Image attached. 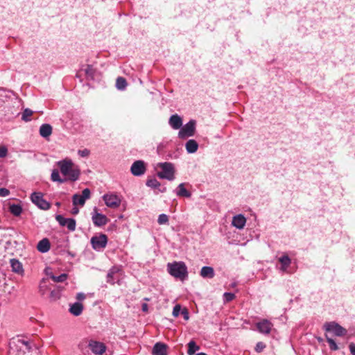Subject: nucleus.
<instances>
[{"instance_id":"obj_1","label":"nucleus","mask_w":355,"mask_h":355,"mask_svg":"<svg viewBox=\"0 0 355 355\" xmlns=\"http://www.w3.org/2000/svg\"><path fill=\"white\" fill-rule=\"evenodd\" d=\"M57 165L59 166L61 173L65 177L66 181L75 182L78 180L80 171L71 159L65 158L58 162Z\"/></svg>"},{"instance_id":"obj_2","label":"nucleus","mask_w":355,"mask_h":355,"mask_svg":"<svg viewBox=\"0 0 355 355\" xmlns=\"http://www.w3.org/2000/svg\"><path fill=\"white\" fill-rule=\"evenodd\" d=\"M29 343L20 338H13L9 343L8 355H29Z\"/></svg>"},{"instance_id":"obj_3","label":"nucleus","mask_w":355,"mask_h":355,"mask_svg":"<svg viewBox=\"0 0 355 355\" xmlns=\"http://www.w3.org/2000/svg\"><path fill=\"white\" fill-rule=\"evenodd\" d=\"M167 268L168 272L175 278L184 279L187 276V268L184 262L169 263Z\"/></svg>"},{"instance_id":"obj_4","label":"nucleus","mask_w":355,"mask_h":355,"mask_svg":"<svg viewBox=\"0 0 355 355\" xmlns=\"http://www.w3.org/2000/svg\"><path fill=\"white\" fill-rule=\"evenodd\" d=\"M79 73L80 75H85L88 80L99 82L102 79L101 73L93 64H83Z\"/></svg>"},{"instance_id":"obj_5","label":"nucleus","mask_w":355,"mask_h":355,"mask_svg":"<svg viewBox=\"0 0 355 355\" xmlns=\"http://www.w3.org/2000/svg\"><path fill=\"white\" fill-rule=\"evenodd\" d=\"M157 167L161 169V171L157 173V175L161 179H166L168 180H173L175 178V168L172 163L170 162H161L157 164Z\"/></svg>"},{"instance_id":"obj_6","label":"nucleus","mask_w":355,"mask_h":355,"mask_svg":"<svg viewBox=\"0 0 355 355\" xmlns=\"http://www.w3.org/2000/svg\"><path fill=\"white\" fill-rule=\"evenodd\" d=\"M196 121L194 120L189 121L186 123L178 132V137L180 139H186L192 137L195 134Z\"/></svg>"},{"instance_id":"obj_7","label":"nucleus","mask_w":355,"mask_h":355,"mask_svg":"<svg viewBox=\"0 0 355 355\" xmlns=\"http://www.w3.org/2000/svg\"><path fill=\"white\" fill-rule=\"evenodd\" d=\"M103 199L106 206L112 209L118 208L121 203V198L114 193L105 194Z\"/></svg>"},{"instance_id":"obj_8","label":"nucleus","mask_w":355,"mask_h":355,"mask_svg":"<svg viewBox=\"0 0 355 355\" xmlns=\"http://www.w3.org/2000/svg\"><path fill=\"white\" fill-rule=\"evenodd\" d=\"M107 243V236L105 234H100L94 236L91 239V244L92 248L96 250L100 251L104 249Z\"/></svg>"},{"instance_id":"obj_9","label":"nucleus","mask_w":355,"mask_h":355,"mask_svg":"<svg viewBox=\"0 0 355 355\" xmlns=\"http://www.w3.org/2000/svg\"><path fill=\"white\" fill-rule=\"evenodd\" d=\"M324 327L327 331L331 332L336 336H343L347 334V330L335 322H327Z\"/></svg>"},{"instance_id":"obj_10","label":"nucleus","mask_w":355,"mask_h":355,"mask_svg":"<svg viewBox=\"0 0 355 355\" xmlns=\"http://www.w3.org/2000/svg\"><path fill=\"white\" fill-rule=\"evenodd\" d=\"M92 220L94 225L96 227H102L105 225L109 220L107 217L98 211V209L94 207L92 213Z\"/></svg>"},{"instance_id":"obj_11","label":"nucleus","mask_w":355,"mask_h":355,"mask_svg":"<svg viewBox=\"0 0 355 355\" xmlns=\"http://www.w3.org/2000/svg\"><path fill=\"white\" fill-rule=\"evenodd\" d=\"M32 202L42 209L47 210L50 208V204L43 198L40 192H34L31 196Z\"/></svg>"},{"instance_id":"obj_12","label":"nucleus","mask_w":355,"mask_h":355,"mask_svg":"<svg viewBox=\"0 0 355 355\" xmlns=\"http://www.w3.org/2000/svg\"><path fill=\"white\" fill-rule=\"evenodd\" d=\"M91 196V191L89 189H83L82 195L74 194L72 197L73 205L74 206L80 205L84 206L86 200L89 199Z\"/></svg>"},{"instance_id":"obj_13","label":"nucleus","mask_w":355,"mask_h":355,"mask_svg":"<svg viewBox=\"0 0 355 355\" xmlns=\"http://www.w3.org/2000/svg\"><path fill=\"white\" fill-rule=\"evenodd\" d=\"M146 171V164L142 160L135 161L130 168V171L135 176H141L145 173Z\"/></svg>"},{"instance_id":"obj_14","label":"nucleus","mask_w":355,"mask_h":355,"mask_svg":"<svg viewBox=\"0 0 355 355\" xmlns=\"http://www.w3.org/2000/svg\"><path fill=\"white\" fill-rule=\"evenodd\" d=\"M88 347L96 355H102L106 349L104 343L92 340L89 342Z\"/></svg>"},{"instance_id":"obj_15","label":"nucleus","mask_w":355,"mask_h":355,"mask_svg":"<svg viewBox=\"0 0 355 355\" xmlns=\"http://www.w3.org/2000/svg\"><path fill=\"white\" fill-rule=\"evenodd\" d=\"M257 328L261 334H270L273 325L268 320H262L257 323Z\"/></svg>"},{"instance_id":"obj_16","label":"nucleus","mask_w":355,"mask_h":355,"mask_svg":"<svg viewBox=\"0 0 355 355\" xmlns=\"http://www.w3.org/2000/svg\"><path fill=\"white\" fill-rule=\"evenodd\" d=\"M246 223V218L243 214H238L233 217L232 225L239 230H242Z\"/></svg>"},{"instance_id":"obj_17","label":"nucleus","mask_w":355,"mask_h":355,"mask_svg":"<svg viewBox=\"0 0 355 355\" xmlns=\"http://www.w3.org/2000/svg\"><path fill=\"white\" fill-rule=\"evenodd\" d=\"M169 125L175 130L180 129L182 125V118L178 114L172 115L168 121Z\"/></svg>"},{"instance_id":"obj_18","label":"nucleus","mask_w":355,"mask_h":355,"mask_svg":"<svg viewBox=\"0 0 355 355\" xmlns=\"http://www.w3.org/2000/svg\"><path fill=\"white\" fill-rule=\"evenodd\" d=\"M279 262L281 263V266L279 268V270L282 272H288V268L290 266L291 263V259L289 258V257L286 254H284L281 257L279 258Z\"/></svg>"},{"instance_id":"obj_19","label":"nucleus","mask_w":355,"mask_h":355,"mask_svg":"<svg viewBox=\"0 0 355 355\" xmlns=\"http://www.w3.org/2000/svg\"><path fill=\"white\" fill-rule=\"evenodd\" d=\"M153 355H167V346L165 344L156 343L152 351Z\"/></svg>"},{"instance_id":"obj_20","label":"nucleus","mask_w":355,"mask_h":355,"mask_svg":"<svg viewBox=\"0 0 355 355\" xmlns=\"http://www.w3.org/2000/svg\"><path fill=\"white\" fill-rule=\"evenodd\" d=\"M10 263L12 272L19 275H22L24 273L23 266L19 260L16 259H10Z\"/></svg>"},{"instance_id":"obj_21","label":"nucleus","mask_w":355,"mask_h":355,"mask_svg":"<svg viewBox=\"0 0 355 355\" xmlns=\"http://www.w3.org/2000/svg\"><path fill=\"white\" fill-rule=\"evenodd\" d=\"M50 242L48 239H43L41 240L37 245V249L42 253L47 252L50 250Z\"/></svg>"},{"instance_id":"obj_22","label":"nucleus","mask_w":355,"mask_h":355,"mask_svg":"<svg viewBox=\"0 0 355 355\" xmlns=\"http://www.w3.org/2000/svg\"><path fill=\"white\" fill-rule=\"evenodd\" d=\"M215 275L214 270L210 266H203L200 270V276L203 278H213Z\"/></svg>"},{"instance_id":"obj_23","label":"nucleus","mask_w":355,"mask_h":355,"mask_svg":"<svg viewBox=\"0 0 355 355\" xmlns=\"http://www.w3.org/2000/svg\"><path fill=\"white\" fill-rule=\"evenodd\" d=\"M40 134L44 138L49 137L52 134V127L51 125L42 124L40 128Z\"/></svg>"},{"instance_id":"obj_24","label":"nucleus","mask_w":355,"mask_h":355,"mask_svg":"<svg viewBox=\"0 0 355 355\" xmlns=\"http://www.w3.org/2000/svg\"><path fill=\"white\" fill-rule=\"evenodd\" d=\"M185 148L189 153H194L198 150V144L194 139H189L185 144Z\"/></svg>"},{"instance_id":"obj_25","label":"nucleus","mask_w":355,"mask_h":355,"mask_svg":"<svg viewBox=\"0 0 355 355\" xmlns=\"http://www.w3.org/2000/svg\"><path fill=\"white\" fill-rule=\"evenodd\" d=\"M83 309V306L81 303L76 302L70 306L69 311L75 316L80 315Z\"/></svg>"},{"instance_id":"obj_26","label":"nucleus","mask_w":355,"mask_h":355,"mask_svg":"<svg viewBox=\"0 0 355 355\" xmlns=\"http://www.w3.org/2000/svg\"><path fill=\"white\" fill-rule=\"evenodd\" d=\"M176 195L180 197L189 198L191 194L189 191L186 189L184 184L181 183L178 185L176 189Z\"/></svg>"},{"instance_id":"obj_27","label":"nucleus","mask_w":355,"mask_h":355,"mask_svg":"<svg viewBox=\"0 0 355 355\" xmlns=\"http://www.w3.org/2000/svg\"><path fill=\"white\" fill-rule=\"evenodd\" d=\"M199 349H200V347L196 345L195 341L191 340L188 343L187 354L189 355H193L196 353V352L198 351Z\"/></svg>"},{"instance_id":"obj_28","label":"nucleus","mask_w":355,"mask_h":355,"mask_svg":"<svg viewBox=\"0 0 355 355\" xmlns=\"http://www.w3.org/2000/svg\"><path fill=\"white\" fill-rule=\"evenodd\" d=\"M51 180L53 182H58L59 183H63L66 181V179L61 178L58 170H53L51 175Z\"/></svg>"},{"instance_id":"obj_29","label":"nucleus","mask_w":355,"mask_h":355,"mask_svg":"<svg viewBox=\"0 0 355 355\" xmlns=\"http://www.w3.org/2000/svg\"><path fill=\"white\" fill-rule=\"evenodd\" d=\"M49 290V286L46 279H42L39 285V292L42 295H44L46 292Z\"/></svg>"},{"instance_id":"obj_30","label":"nucleus","mask_w":355,"mask_h":355,"mask_svg":"<svg viewBox=\"0 0 355 355\" xmlns=\"http://www.w3.org/2000/svg\"><path fill=\"white\" fill-rule=\"evenodd\" d=\"M115 86L116 89H125L127 87V82L125 78L118 77L116 80Z\"/></svg>"},{"instance_id":"obj_31","label":"nucleus","mask_w":355,"mask_h":355,"mask_svg":"<svg viewBox=\"0 0 355 355\" xmlns=\"http://www.w3.org/2000/svg\"><path fill=\"white\" fill-rule=\"evenodd\" d=\"M10 211L16 216H19L22 212V208L19 205H12L10 206Z\"/></svg>"},{"instance_id":"obj_32","label":"nucleus","mask_w":355,"mask_h":355,"mask_svg":"<svg viewBox=\"0 0 355 355\" xmlns=\"http://www.w3.org/2000/svg\"><path fill=\"white\" fill-rule=\"evenodd\" d=\"M33 114V112L31 110L26 108L22 113L21 119L26 122L30 121L31 120V117Z\"/></svg>"},{"instance_id":"obj_33","label":"nucleus","mask_w":355,"mask_h":355,"mask_svg":"<svg viewBox=\"0 0 355 355\" xmlns=\"http://www.w3.org/2000/svg\"><path fill=\"white\" fill-rule=\"evenodd\" d=\"M146 185L152 189H157L160 186L159 182L155 178L148 179Z\"/></svg>"},{"instance_id":"obj_34","label":"nucleus","mask_w":355,"mask_h":355,"mask_svg":"<svg viewBox=\"0 0 355 355\" xmlns=\"http://www.w3.org/2000/svg\"><path fill=\"white\" fill-rule=\"evenodd\" d=\"M51 279L55 282H63L67 279V275L66 273H62L59 276L51 275Z\"/></svg>"},{"instance_id":"obj_35","label":"nucleus","mask_w":355,"mask_h":355,"mask_svg":"<svg viewBox=\"0 0 355 355\" xmlns=\"http://www.w3.org/2000/svg\"><path fill=\"white\" fill-rule=\"evenodd\" d=\"M69 230L73 232L76 230V223L73 218H68L66 225Z\"/></svg>"},{"instance_id":"obj_36","label":"nucleus","mask_w":355,"mask_h":355,"mask_svg":"<svg viewBox=\"0 0 355 355\" xmlns=\"http://www.w3.org/2000/svg\"><path fill=\"white\" fill-rule=\"evenodd\" d=\"M157 223L159 225H166L168 223V216L165 214H162L159 215Z\"/></svg>"},{"instance_id":"obj_37","label":"nucleus","mask_w":355,"mask_h":355,"mask_svg":"<svg viewBox=\"0 0 355 355\" xmlns=\"http://www.w3.org/2000/svg\"><path fill=\"white\" fill-rule=\"evenodd\" d=\"M60 297V291L58 289H55L51 291L50 293V299L52 301H55Z\"/></svg>"},{"instance_id":"obj_38","label":"nucleus","mask_w":355,"mask_h":355,"mask_svg":"<svg viewBox=\"0 0 355 355\" xmlns=\"http://www.w3.org/2000/svg\"><path fill=\"white\" fill-rule=\"evenodd\" d=\"M327 341L329 343L330 349L331 350L336 351L338 349V347L337 344L332 338H328L327 336Z\"/></svg>"},{"instance_id":"obj_39","label":"nucleus","mask_w":355,"mask_h":355,"mask_svg":"<svg viewBox=\"0 0 355 355\" xmlns=\"http://www.w3.org/2000/svg\"><path fill=\"white\" fill-rule=\"evenodd\" d=\"M55 219L61 226H65L68 218H65L62 215H56Z\"/></svg>"},{"instance_id":"obj_40","label":"nucleus","mask_w":355,"mask_h":355,"mask_svg":"<svg viewBox=\"0 0 355 355\" xmlns=\"http://www.w3.org/2000/svg\"><path fill=\"white\" fill-rule=\"evenodd\" d=\"M223 297H224V300L227 302H230L232 300H234L235 297V295L232 293H225L223 294Z\"/></svg>"},{"instance_id":"obj_41","label":"nucleus","mask_w":355,"mask_h":355,"mask_svg":"<svg viewBox=\"0 0 355 355\" xmlns=\"http://www.w3.org/2000/svg\"><path fill=\"white\" fill-rule=\"evenodd\" d=\"M181 306L180 304H176L173 309V315L174 317H178L180 313H181Z\"/></svg>"},{"instance_id":"obj_42","label":"nucleus","mask_w":355,"mask_h":355,"mask_svg":"<svg viewBox=\"0 0 355 355\" xmlns=\"http://www.w3.org/2000/svg\"><path fill=\"white\" fill-rule=\"evenodd\" d=\"M115 273V270L114 269H112L110 270V272H108L107 275V282L110 283V284H114V281L112 279V277H113V275Z\"/></svg>"},{"instance_id":"obj_43","label":"nucleus","mask_w":355,"mask_h":355,"mask_svg":"<svg viewBox=\"0 0 355 355\" xmlns=\"http://www.w3.org/2000/svg\"><path fill=\"white\" fill-rule=\"evenodd\" d=\"M89 150L88 149L79 150L78 154L82 157H87L89 155Z\"/></svg>"},{"instance_id":"obj_44","label":"nucleus","mask_w":355,"mask_h":355,"mask_svg":"<svg viewBox=\"0 0 355 355\" xmlns=\"http://www.w3.org/2000/svg\"><path fill=\"white\" fill-rule=\"evenodd\" d=\"M266 347V345L262 342H259L257 343L255 347V350L257 352H261Z\"/></svg>"},{"instance_id":"obj_45","label":"nucleus","mask_w":355,"mask_h":355,"mask_svg":"<svg viewBox=\"0 0 355 355\" xmlns=\"http://www.w3.org/2000/svg\"><path fill=\"white\" fill-rule=\"evenodd\" d=\"M10 191L6 188H0V196L6 197L9 196Z\"/></svg>"},{"instance_id":"obj_46","label":"nucleus","mask_w":355,"mask_h":355,"mask_svg":"<svg viewBox=\"0 0 355 355\" xmlns=\"http://www.w3.org/2000/svg\"><path fill=\"white\" fill-rule=\"evenodd\" d=\"M8 153V149L6 146L0 147V158L4 157L6 156Z\"/></svg>"},{"instance_id":"obj_47","label":"nucleus","mask_w":355,"mask_h":355,"mask_svg":"<svg viewBox=\"0 0 355 355\" xmlns=\"http://www.w3.org/2000/svg\"><path fill=\"white\" fill-rule=\"evenodd\" d=\"M181 314L182 315V316L184 317V319L185 320H188L189 319V311H188V310L186 308L183 309L181 311Z\"/></svg>"},{"instance_id":"obj_48","label":"nucleus","mask_w":355,"mask_h":355,"mask_svg":"<svg viewBox=\"0 0 355 355\" xmlns=\"http://www.w3.org/2000/svg\"><path fill=\"white\" fill-rule=\"evenodd\" d=\"M349 349L351 354L352 355H355V344L353 343H351L349 345Z\"/></svg>"},{"instance_id":"obj_49","label":"nucleus","mask_w":355,"mask_h":355,"mask_svg":"<svg viewBox=\"0 0 355 355\" xmlns=\"http://www.w3.org/2000/svg\"><path fill=\"white\" fill-rule=\"evenodd\" d=\"M76 299L79 301L84 300L85 299V295L83 293H78L76 295Z\"/></svg>"},{"instance_id":"obj_50","label":"nucleus","mask_w":355,"mask_h":355,"mask_svg":"<svg viewBox=\"0 0 355 355\" xmlns=\"http://www.w3.org/2000/svg\"><path fill=\"white\" fill-rule=\"evenodd\" d=\"M78 212H79V209H78V208H77V207H73V208L72 209V210H71V213H72V214H73V215L78 214Z\"/></svg>"},{"instance_id":"obj_51","label":"nucleus","mask_w":355,"mask_h":355,"mask_svg":"<svg viewBox=\"0 0 355 355\" xmlns=\"http://www.w3.org/2000/svg\"><path fill=\"white\" fill-rule=\"evenodd\" d=\"M142 310L144 312L148 311V304H142Z\"/></svg>"},{"instance_id":"obj_52","label":"nucleus","mask_w":355,"mask_h":355,"mask_svg":"<svg viewBox=\"0 0 355 355\" xmlns=\"http://www.w3.org/2000/svg\"><path fill=\"white\" fill-rule=\"evenodd\" d=\"M46 273L48 276H49L51 277V275H53L52 272H48L47 270L46 271Z\"/></svg>"},{"instance_id":"obj_53","label":"nucleus","mask_w":355,"mask_h":355,"mask_svg":"<svg viewBox=\"0 0 355 355\" xmlns=\"http://www.w3.org/2000/svg\"><path fill=\"white\" fill-rule=\"evenodd\" d=\"M196 355H207V354L205 353L200 352V353L196 354Z\"/></svg>"},{"instance_id":"obj_54","label":"nucleus","mask_w":355,"mask_h":355,"mask_svg":"<svg viewBox=\"0 0 355 355\" xmlns=\"http://www.w3.org/2000/svg\"><path fill=\"white\" fill-rule=\"evenodd\" d=\"M166 191V188H164L162 190H161L162 192H164Z\"/></svg>"},{"instance_id":"obj_55","label":"nucleus","mask_w":355,"mask_h":355,"mask_svg":"<svg viewBox=\"0 0 355 355\" xmlns=\"http://www.w3.org/2000/svg\"><path fill=\"white\" fill-rule=\"evenodd\" d=\"M60 202H57V203H56V205H57V206H60Z\"/></svg>"}]
</instances>
